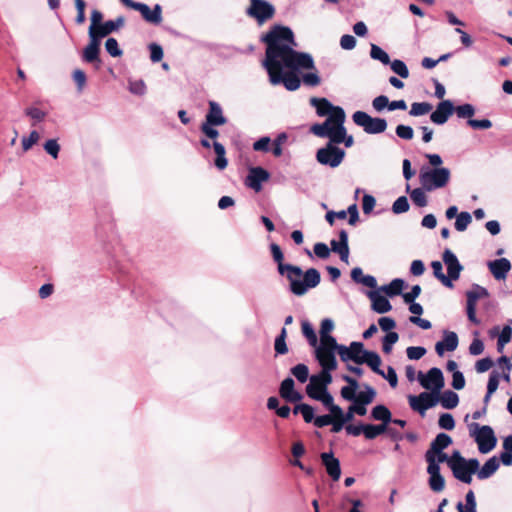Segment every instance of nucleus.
<instances>
[{"label": "nucleus", "instance_id": "obj_50", "mask_svg": "<svg viewBox=\"0 0 512 512\" xmlns=\"http://www.w3.org/2000/svg\"><path fill=\"white\" fill-rule=\"evenodd\" d=\"M454 112L459 118H471L475 114V108L471 104H463L454 107Z\"/></svg>", "mask_w": 512, "mask_h": 512}, {"label": "nucleus", "instance_id": "obj_56", "mask_svg": "<svg viewBox=\"0 0 512 512\" xmlns=\"http://www.w3.org/2000/svg\"><path fill=\"white\" fill-rule=\"evenodd\" d=\"M407 356L411 360H419L426 354V349L421 346H411L406 350Z\"/></svg>", "mask_w": 512, "mask_h": 512}, {"label": "nucleus", "instance_id": "obj_42", "mask_svg": "<svg viewBox=\"0 0 512 512\" xmlns=\"http://www.w3.org/2000/svg\"><path fill=\"white\" fill-rule=\"evenodd\" d=\"M287 330L286 328H282L280 334L275 339L274 348L277 354H286L288 352V347L286 344Z\"/></svg>", "mask_w": 512, "mask_h": 512}, {"label": "nucleus", "instance_id": "obj_34", "mask_svg": "<svg viewBox=\"0 0 512 512\" xmlns=\"http://www.w3.org/2000/svg\"><path fill=\"white\" fill-rule=\"evenodd\" d=\"M113 31H115V26L112 20H109L104 23L102 22L98 27H96V29H94V33L91 32L89 34V37H94L97 40L101 41L104 37H106Z\"/></svg>", "mask_w": 512, "mask_h": 512}, {"label": "nucleus", "instance_id": "obj_64", "mask_svg": "<svg viewBox=\"0 0 512 512\" xmlns=\"http://www.w3.org/2000/svg\"><path fill=\"white\" fill-rule=\"evenodd\" d=\"M44 149L49 155L56 159L58 157L60 146L56 140L50 139L45 143Z\"/></svg>", "mask_w": 512, "mask_h": 512}, {"label": "nucleus", "instance_id": "obj_60", "mask_svg": "<svg viewBox=\"0 0 512 512\" xmlns=\"http://www.w3.org/2000/svg\"><path fill=\"white\" fill-rule=\"evenodd\" d=\"M271 139L268 136L261 137L253 143L255 151L268 152L270 150Z\"/></svg>", "mask_w": 512, "mask_h": 512}, {"label": "nucleus", "instance_id": "obj_23", "mask_svg": "<svg viewBox=\"0 0 512 512\" xmlns=\"http://www.w3.org/2000/svg\"><path fill=\"white\" fill-rule=\"evenodd\" d=\"M427 473L429 474V487L434 492H441L445 488V479L440 473V467L434 466V463H431L430 466H427Z\"/></svg>", "mask_w": 512, "mask_h": 512}, {"label": "nucleus", "instance_id": "obj_47", "mask_svg": "<svg viewBox=\"0 0 512 512\" xmlns=\"http://www.w3.org/2000/svg\"><path fill=\"white\" fill-rule=\"evenodd\" d=\"M295 383L294 380L291 377H287L281 382L280 388H279V394L280 396L285 400L289 397V394H291L294 389Z\"/></svg>", "mask_w": 512, "mask_h": 512}, {"label": "nucleus", "instance_id": "obj_38", "mask_svg": "<svg viewBox=\"0 0 512 512\" xmlns=\"http://www.w3.org/2000/svg\"><path fill=\"white\" fill-rule=\"evenodd\" d=\"M404 287V281L396 278L392 280L388 285L381 287V290L389 297L397 296L402 293Z\"/></svg>", "mask_w": 512, "mask_h": 512}, {"label": "nucleus", "instance_id": "obj_11", "mask_svg": "<svg viewBox=\"0 0 512 512\" xmlns=\"http://www.w3.org/2000/svg\"><path fill=\"white\" fill-rule=\"evenodd\" d=\"M345 152L343 149L336 147L334 144L328 143L326 147L317 151V161L331 168L338 167L343 161Z\"/></svg>", "mask_w": 512, "mask_h": 512}, {"label": "nucleus", "instance_id": "obj_24", "mask_svg": "<svg viewBox=\"0 0 512 512\" xmlns=\"http://www.w3.org/2000/svg\"><path fill=\"white\" fill-rule=\"evenodd\" d=\"M368 297L372 302L371 307L375 312L379 314H384L392 309L389 300L385 296L379 294L378 292L370 291L368 293Z\"/></svg>", "mask_w": 512, "mask_h": 512}, {"label": "nucleus", "instance_id": "obj_10", "mask_svg": "<svg viewBox=\"0 0 512 512\" xmlns=\"http://www.w3.org/2000/svg\"><path fill=\"white\" fill-rule=\"evenodd\" d=\"M356 125L363 128L368 134H379L387 129V122L382 118H373L363 111H356L353 116Z\"/></svg>", "mask_w": 512, "mask_h": 512}, {"label": "nucleus", "instance_id": "obj_21", "mask_svg": "<svg viewBox=\"0 0 512 512\" xmlns=\"http://www.w3.org/2000/svg\"><path fill=\"white\" fill-rule=\"evenodd\" d=\"M488 268L495 279L504 280L511 269V264L507 258H499L489 261Z\"/></svg>", "mask_w": 512, "mask_h": 512}, {"label": "nucleus", "instance_id": "obj_59", "mask_svg": "<svg viewBox=\"0 0 512 512\" xmlns=\"http://www.w3.org/2000/svg\"><path fill=\"white\" fill-rule=\"evenodd\" d=\"M286 139H287L286 134L285 133H281L274 140L273 148H272V152H273L274 156L280 157L282 155V153H283L282 145L286 141Z\"/></svg>", "mask_w": 512, "mask_h": 512}, {"label": "nucleus", "instance_id": "obj_18", "mask_svg": "<svg viewBox=\"0 0 512 512\" xmlns=\"http://www.w3.org/2000/svg\"><path fill=\"white\" fill-rule=\"evenodd\" d=\"M269 179V173L262 167H254L249 170L246 185L256 192L262 188V183Z\"/></svg>", "mask_w": 512, "mask_h": 512}, {"label": "nucleus", "instance_id": "obj_13", "mask_svg": "<svg viewBox=\"0 0 512 512\" xmlns=\"http://www.w3.org/2000/svg\"><path fill=\"white\" fill-rule=\"evenodd\" d=\"M489 293L486 288L481 287L477 284L473 285L472 290H469L466 292V298H467V317L469 321L472 323L478 325L480 324L479 319L476 317V306L477 301L481 298L488 297Z\"/></svg>", "mask_w": 512, "mask_h": 512}, {"label": "nucleus", "instance_id": "obj_61", "mask_svg": "<svg viewBox=\"0 0 512 512\" xmlns=\"http://www.w3.org/2000/svg\"><path fill=\"white\" fill-rule=\"evenodd\" d=\"M500 374L497 371H492L489 375L488 383H487V391L490 393H494L499 386Z\"/></svg>", "mask_w": 512, "mask_h": 512}, {"label": "nucleus", "instance_id": "obj_31", "mask_svg": "<svg viewBox=\"0 0 512 512\" xmlns=\"http://www.w3.org/2000/svg\"><path fill=\"white\" fill-rule=\"evenodd\" d=\"M499 468V462L494 456L488 459L480 470L477 471V477L479 479H487L491 477Z\"/></svg>", "mask_w": 512, "mask_h": 512}, {"label": "nucleus", "instance_id": "obj_26", "mask_svg": "<svg viewBox=\"0 0 512 512\" xmlns=\"http://www.w3.org/2000/svg\"><path fill=\"white\" fill-rule=\"evenodd\" d=\"M205 123L220 126L226 123V118L223 116L220 105L214 101L209 102V112L206 115Z\"/></svg>", "mask_w": 512, "mask_h": 512}, {"label": "nucleus", "instance_id": "obj_28", "mask_svg": "<svg viewBox=\"0 0 512 512\" xmlns=\"http://www.w3.org/2000/svg\"><path fill=\"white\" fill-rule=\"evenodd\" d=\"M351 278L355 283L362 284L368 288L374 289L377 287L375 277L371 275H364L360 267H355L351 271Z\"/></svg>", "mask_w": 512, "mask_h": 512}, {"label": "nucleus", "instance_id": "obj_46", "mask_svg": "<svg viewBox=\"0 0 512 512\" xmlns=\"http://www.w3.org/2000/svg\"><path fill=\"white\" fill-rule=\"evenodd\" d=\"M472 218L470 213L468 212H461L457 215L456 221H455V228L457 231H465L468 227V225L471 223Z\"/></svg>", "mask_w": 512, "mask_h": 512}, {"label": "nucleus", "instance_id": "obj_14", "mask_svg": "<svg viewBox=\"0 0 512 512\" xmlns=\"http://www.w3.org/2000/svg\"><path fill=\"white\" fill-rule=\"evenodd\" d=\"M418 380L421 386L427 390H432L433 393L439 394L440 390L444 387V377L442 371L433 367L425 376L421 371L418 373Z\"/></svg>", "mask_w": 512, "mask_h": 512}, {"label": "nucleus", "instance_id": "obj_25", "mask_svg": "<svg viewBox=\"0 0 512 512\" xmlns=\"http://www.w3.org/2000/svg\"><path fill=\"white\" fill-rule=\"evenodd\" d=\"M101 41L97 40L94 37H89V43L83 50L82 58L85 62L94 63L100 62L99 60V52H100Z\"/></svg>", "mask_w": 512, "mask_h": 512}, {"label": "nucleus", "instance_id": "obj_12", "mask_svg": "<svg viewBox=\"0 0 512 512\" xmlns=\"http://www.w3.org/2000/svg\"><path fill=\"white\" fill-rule=\"evenodd\" d=\"M250 2L251 4L247 9V14L255 18L259 24H263L274 16V6L268 1L250 0Z\"/></svg>", "mask_w": 512, "mask_h": 512}, {"label": "nucleus", "instance_id": "obj_19", "mask_svg": "<svg viewBox=\"0 0 512 512\" xmlns=\"http://www.w3.org/2000/svg\"><path fill=\"white\" fill-rule=\"evenodd\" d=\"M322 464L326 468L327 474L334 480L338 481L341 476V468L339 460L334 457L333 453H322L320 455Z\"/></svg>", "mask_w": 512, "mask_h": 512}, {"label": "nucleus", "instance_id": "obj_62", "mask_svg": "<svg viewBox=\"0 0 512 512\" xmlns=\"http://www.w3.org/2000/svg\"><path fill=\"white\" fill-rule=\"evenodd\" d=\"M372 106L378 112L384 110L385 108L389 109V99L385 95L377 96L373 99Z\"/></svg>", "mask_w": 512, "mask_h": 512}, {"label": "nucleus", "instance_id": "obj_54", "mask_svg": "<svg viewBox=\"0 0 512 512\" xmlns=\"http://www.w3.org/2000/svg\"><path fill=\"white\" fill-rule=\"evenodd\" d=\"M105 49L112 57H119L122 55V50L119 48L118 42L115 38H108L106 40Z\"/></svg>", "mask_w": 512, "mask_h": 512}, {"label": "nucleus", "instance_id": "obj_53", "mask_svg": "<svg viewBox=\"0 0 512 512\" xmlns=\"http://www.w3.org/2000/svg\"><path fill=\"white\" fill-rule=\"evenodd\" d=\"M438 424L442 429L453 430L455 427V420L452 414L443 413L439 417Z\"/></svg>", "mask_w": 512, "mask_h": 512}, {"label": "nucleus", "instance_id": "obj_33", "mask_svg": "<svg viewBox=\"0 0 512 512\" xmlns=\"http://www.w3.org/2000/svg\"><path fill=\"white\" fill-rule=\"evenodd\" d=\"M371 417L380 422L390 423L392 421L391 411L382 404L376 405L371 411Z\"/></svg>", "mask_w": 512, "mask_h": 512}, {"label": "nucleus", "instance_id": "obj_45", "mask_svg": "<svg viewBox=\"0 0 512 512\" xmlns=\"http://www.w3.org/2000/svg\"><path fill=\"white\" fill-rule=\"evenodd\" d=\"M399 335L396 332H388L382 341V350L385 354L392 351V346L398 341Z\"/></svg>", "mask_w": 512, "mask_h": 512}, {"label": "nucleus", "instance_id": "obj_43", "mask_svg": "<svg viewBox=\"0 0 512 512\" xmlns=\"http://www.w3.org/2000/svg\"><path fill=\"white\" fill-rule=\"evenodd\" d=\"M291 374L301 383H305L309 378V369L305 364H297L291 368Z\"/></svg>", "mask_w": 512, "mask_h": 512}, {"label": "nucleus", "instance_id": "obj_51", "mask_svg": "<svg viewBox=\"0 0 512 512\" xmlns=\"http://www.w3.org/2000/svg\"><path fill=\"white\" fill-rule=\"evenodd\" d=\"M447 351H454L458 346V336L455 332H445L443 341Z\"/></svg>", "mask_w": 512, "mask_h": 512}, {"label": "nucleus", "instance_id": "obj_29", "mask_svg": "<svg viewBox=\"0 0 512 512\" xmlns=\"http://www.w3.org/2000/svg\"><path fill=\"white\" fill-rule=\"evenodd\" d=\"M452 444V438L446 433H439L430 443L426 453H439Z\"/></svg>", "mask_w": 512, "mask_h": 512}, {"label": "nucleus", "instance_id": "obj_17", "mask_svg": "<svg viewBox=\"0 0 512 512\" xmlns=\"http://www.w3.org/2000/svg\"><path fill=\"white\" fill-rule=\"evenodd\" d=\"M454 112V105L450 100H443L436 106L431 113L430 120L436 125L445 124Z\"/></svg>", "mask_w": 512, "mask_h": 512}, {"label": "nucleus", "instance_id": "obj_22", "mask_svg": "<svg viewBox=\"0 0 512 512\" xmlns=\"http://www.w3.org/2000/svg\"><path fill=\"white\" fill-rule=\"evenodd\" d=\"M324 349H316V358L322 367L320 372L330 373L337 368V361L332 351H323Z\"/></svg>", "mask_w": 512, "mask_h": 512}, {"label": "nucleus", "instance_id": "obj_16", "mask_svg": "<svg viewBox=\"0 0 512 512\" xmlns=\"http://www.w3.org/2000/svg\"><path fill=\"white\" fill-rule=\"evenodd\" d=\"M438 398L428 392H422L418 396H409L410 407L421 414L436 405Z\"/></svg>", "mask_w": 512, "mask_h": 512}, {"label": "nucleus", "instance_id": "obj_58", "mask_svg": "<svg viewBox=\"0 0 512 512\" xmlns=\"http://www.w3.org/2000/svg\"><path fill=\"white\" fill-rule=\"evenodd\" d=\"M73 80L77 85V89L81 92L86 85V75L81 69H75L72 74Z\"/></svg>", "mask_w": 512, "mask_h": 512}, {"label": "nucleus", "instance_id": "obj_32", "mask_svg": "<svg viewBox=\"0 0 512 512\" xmlns=\"http://www.w3.org/2000/svg\"><path fill=\"white\" fill-rule=\"evenodd\" d=\"M424 457L425 461L427 462V466H430L431 463H434V466L440 467L441 463L446 462L448 466L451 468L452 455L449 457L443 451H440L439 453H425Z\"/></svg>", "mask_w": 512, "mask_h": 512}, {"label": "nucleus", "instance_id": "obj_52", "mask_svg": "<svg viewBox=\"0 0 512 512\" xmlns=\"http://www.w3.org/2000/svg\"><path fill=\"white\" fill-rule=\"evenodd\" d=\"M340 344L337 343L336 339L329 335L321 337V345L318 349H324L323 351H336Z\"/></svg>", "mask_w": 512, "mask_h": 512}, {"label": "nucleus", "instance_id": "obj_37", "mask_svg": "<svg viewBox=\"0 0 512 512\" xmlns=\"http://www.w3.org/2000/svg\"><path fill=\"white\" fill-rule=\"evenodd\" d=\"M439 400H440L441 405L445 409H453L459 403V397H458L457 393H455L451 390L444 391L442 393V395L440 396Z\"/></svg>", "mask_w": 512, "mask_h": 512}, {"label": "nucleus", "instance_id": "obj_41", "mask_svg": "<svg viewBox=\"0 0 512 512\" xmlns=\"http://www.w3.org/2000/svg\"><path fill=\"white\" fill-rule=\"evenodd\" d=\"M370 56L372 59L378 60L384 65L390 63L389 55L376 44H371Z\"/></svg>", "mask_w": 512, "mask_h": 512}, {"label": "nucleus", "instance_id": "obj_8", "mask_svg": "<svg viewBox=\"0 0 512 512\" xmlns=\"http://www.w3.org/2000/svg\"><path fill=\"white\" fill-rule=\"evenodd\" d=\"M349 348L351 361L358 365L367 364L375 373L384 376V372L380 369L382 361L376 352L364 350L363 343L357 341L352 342Z\"/></svg>", "mask_w": 512, "mask_h": 512}, {"label": "nucleus", "instance_id": "obj_30", "mask_svg": "<svg viewBox=\"0 0 512 512\" xmlns=\"http://www.w3.org/2000/svg\"><path fill=\"white\" fill-rule=\"evenodd\" d=\"M331 250L339 256H348V235L345 231H341L337 240L331 241Z\"/></svg>", "mask_w": 512, "mask_h": 512}, {"label": "nucleus", "instance_id": "obj_35", "mask_svg": "<svg viewBox=\"0 0 512 512\" xmlns=\"http://www.w3.org/2000/svg\"><path fill=\"white\" fill-rule=\"evenodd\" d=\"M213 148L217 155V157L215 159V166L219 170H224L228 165V161H227V158L225 155L226 154L225 147L221 143L214 141Z\"/></svg>", "mask_w": 512, "mask_h": 512}, {"label": "nucleus", "instance_id": "obj_9", "mask_svg": "<svg viewBox=\"0 0 512 512\" xmlns=\"http://www.w3.org/2000/svg\"><path fill=\"white\" fill-rule=\"evenodd\" d=\"M469 431L470 435L474 437L481 453L486 454L495 448L497 438L490 426H480L478 423L474 422L469 425Z\"/></svg>", "mask_w": 512, "mask_h": 512}, {"label": "nucleus", "instance_id": "obj_27", "mask_svg": "<svg viewBox=\"0 0 512 512\" xmlns=\"http://www.w3.org/2000/svg\"><path fill=\"white\" fill-rule=\"evenodd\" d=\"M310 104L316 109V113L321 117L334 114L335 108L338 107L333 106L331 102L326 98L313 97L310 99Z\"/></svg>", "mask_w": 512, "mask_h": 512}, {"label": "nucleus", "instance_id": "obj_40", "mask_svg": "<svg viewBox=\"0 0 512 512\" xmlns=\"http://www.w3.org/2000/svg\"><path fill=\"white\" fill-rule=\"evenodd\" d=\"M432 109L433 106L428 102H415L411 105L409 114L414 117L423 116L431 112Z\"/></svg>", "mask_w": 512, "mask_h": 512}, {"label": "nucleus", "instance_id": "obj_36", "mask_svg": "<svg viewBox=\"0 0 512 512\" xmlns=\"http://www.w3.org/2000/svg\"><path fill=\"white\" fill-rule=\"evenodd\" d=\"M466 504L463 505L462 502H458L456 508L458 512H477V503L475 499V494L472 490H469L465 496Z\"/></svg>", "mask_w": 512, "mask_h": 512}, {"label": "nucleus", "instance_id": "obj_57", "mask_svg": "<svg viewBox=\"0 0 512 512\" xmlns=\"http://www.w3.org/2000/svg\"><path fill=\"white\" fill-rule=\"evenodd\" d=\"M396 135L399 138L411 140L414 136V131L412 127L401 124L396 127Z\"/></svg>", "mask_w": 512, "mask_h": 512}, {"label": "nucleus", "instance_id": "obj_20", "mask_svg": "<svg viewBox=\"0 0 512 512\" xmlns=\"http://www.w3.org/2000/svg\"><path fill=\"white\" fill-rule=\"evenodd\" d=\"M136 10L139 11L142 17L149 23L158 25L162 22V8L159 4H156L151 10L148 5L139 3V5H136Z\"/></svg>", "mask_w": 512, "mask_h": 512}, {"label": "nucleus", "instance_id": "obj_5", "mask_svg": "<svg viewBox=\"0 0 512 512\" xmlns=\"http://www.w3.org/2000/svg\"><path fill=\"white\" fill-rule=\"evenodd\" d=\"M441 261H433L431 267L434 276L447 288H453V281L459 279L463 266L458 258H442Z\"/></svg>", "mask_w": 512, "mask_h": 512}, {"label": "nucleus", "instance_id": "obj_6", "mask_svg": "<svg viewBox=\"0 0 512 512\" xmlns=\"http://www.w3.org/2000/svg\"><path fill=\"white\" fill-rule=\"evenodd\" d=\"M451 172L448 168L423 166L419 172V181L424 190L431 192L444 188L450 181Z\"/></svg>", "mask_w": 512, "mask_h": 512}, {"label": "nucleus", "instance_id": "obj_4", "mask_svg": "<svg viewBox=\"0 0 512 512\" xmlns=\"http://www.w3.org/2000/svg\"><path fill=\"white\" fill-rule=\"evenodd\" d=\"M343 380L348 383L340 390L341 397L347 401H353L351 405V412L359 416H364L367 413L366 406L372 403L376 397V390L368 384H364L365 390L356 394L359 383L355 378L348 375L343 376Z\"/></svg>", "mask_w": 512, "mask_h": 512}, {"label": "nucleus", "instance_id": "obj_44", "mask_svg": "<svg viewBox=\"0 0 512 512\" xmlns=\"http://www.w3.org/2000/svg\"><path fill=\"white\" fill-rule=\"evenodd\" d=\"M423 187L415 188L410 192V197L413 203L419 207H425L427 205V197Z\"/></svg>", "mask_w": 512, "mask_h": 512}, {"label": "nucleus", "instance_id": "obj_15", "mask_svg": "<svg viewBox=\"0 0 512 512\" xmlns=\"http://www.w3.org/2000/svg\"><path fill=\"white\" fill-rule=\"evenodd\" d=\"M309 384L306 386L307 395L316 400L317 396L323 394L327 390V386L332 382L330 373L319 372L317 375H312Z\"/></svg>", "mask_w": 512, "mask_h": 512}, {"label": "nucleus", "instance_id": "obj_39", "mask_svg": "<svg viewBox=\"0 0 512 512\" xmlns=\"http://www.w3.org/2000/svg\"><path fill=\"white\" fill-rule=\"evenodd\" d=\"M317 401H321L331 414H340L341 407L334 404L332 395L326 390L323 394L317 396Z\"/></svg>", "mask_w": 512, "mask_h": 512}, {"label": "nucleus", "instance_id": "obj_7", "mask_svg": "<svg viewBox=\"0 0 512 512\" xmlns=\"http://www.w3.org/2000/svg\"><path fill=\"white\" fill-rule=\"evenodd\" d=\"M479 469V461L476 458L466 460L459 451L452 454L451 470L456 479L466 484L472 482V474Z\"/></svg>", "mask_w": 512, "mask_h": 512}, {"label": "nucleus", "instance_id": "obj_49", "mask_svg": "<svg viewBox=\"0 0 512 512\" xmlns=\"http://www.w3.org/2000/svg\"><path fill=\"white\" fill-rule=\"evenodd\" d=\"M302 333L307 338V340L311 346H316L317 336H316V333H315L312 325L309 322H307V321L302 322Z\"/></svg>", "mask_w": 512, "mask_h": 512}, {"label": "nucleus", "instance_id": "obj_63", "mask_svg": "<svg viewBox=\"0 0 512 512\" xmlns=\"http://www.w3.org/2000/svg\"><path fill=\"white\" fill-rule=\"evenodd\" d=\"M129 90L135 95H143L146 92V85L142 80L130 81Z\"/></svg>", "mask_w": 512, "mask_h": 512}, {"label": "nucleus", "instance_id": "obj_2", "mask_svg": "<svg viewBox=\"0 0 512 512\" xmlns=\"http://www.w3.org/2000/svg\"><path fill=\"white\" fill-rule=\"evenodd\" d=\"M346 114L341 107L334 110V114L327 117L321 124H314L310 131L321 138H328L331 144L344 143L346 147H351L354 143L353 137L347 135L344 127Z\"/></svg>", "mask_w": 512, "mask_h": 512}, {"label": "nucleus", "instance_id": "obj_3", "mask_svg": "<svg viewBox=\"0 0 512 512\" xmlns=\"http://www.w3.org/2000/svg\"><path fill=\"white\" fill-rule=\"evenodd\" d=\"M278 262L280 274H285L290 282L291 291L298 296L306 293L308 288L316 287L320 282V273L314 268L308 269L303 275L302 270L297 266L284 265L283 258H274Z\"/></svg>", "mask_w": 512, "mask_h": 512}, {"label": "nucleus", "instance_id": "obj_1", "mask_svg": "<svg viewBox=\"0 0 512 512\" xmlns=\"http://www.w3.org/2000/svg\"><path fill=\"white\" fill-rule=\"evenodd\" d=\"M262 40L267 44L263 66L272 85L283 84L288 91H296L301 86L298 73L303 70H309L302 76L306 86L315 87L320 84L313 57L309 53L295 50L297 44L290 28L275 26Z\"/></svg>", "mask_w": 512, "mask_h": 512}, {"label": "nucleus", "instance_id": "obj_48", "mask_svg": "<svg viewBox=\"0 0 512 512\" xmlns=\"http://www.w3.org/2000/svg\"><path fill=\"white\" fill-rule=\"evenodd\" d=\"M391 66V69L394 73L399 75L401 78H408L409 77V70L406 66V64L402 60H394L389 63Z\"/></svg>", "mask_w": 512, "mask_h": 512}, {"label": "nucleus", "instance_id": "obj_55", "mask_svg": "<svg viewBox=\"0 0 512 512\" xmlns=\"http://www.w3.org/2000/svg\"><path fill=\"white\" fill-rule=\"evenodd\" d=\"M409 210V203L408 199L405 196H401L396 199V201L393 203L392 211L395 214H401L404 212H407Z\"/></svg>", "mask_w": 512, "mask_h": 512}]
</instances>
